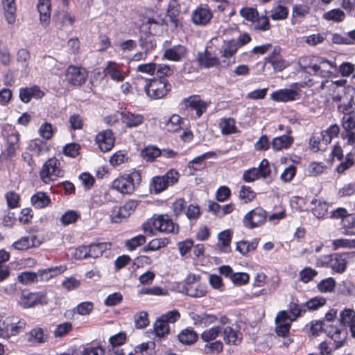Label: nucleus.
I'll return each instance as SVG.
<instances>
[{
	"label": "nucleus",
	"instance_id": "obj_1",
	"mask_svg": "<svg viewBox=\"0 0 355 355\" xmlns=\"http://www.w3.org/2000/svg\"><path fill=\"white\" fill-rule=\"evenodd\" d=\"M306 61V58H302L299 62L301 69L305 72L326 78H329L333 75L331 69L336 66L330 61L322 58L311 60L309 64L305 63Z\"/></svg>",
	"mask_w": 355,
	"mask_h": 355
},
{
	"label": "nucleus",
	"instance_id": "obj_2",
	"mask_svg": "<svg viewBox=\"0 0 355 355\" xmlns=\"http://www.w3.org/2000/svg\"><path fill=\"white\" fill-rule=\"evenodd\" d=\"M352 252L334 253L322 257L318 260V264L331 268L337 273H343L347 268V260Z\"/></svg>",
	"mask_w": 355,
	"mask_h": 355
},
{
	"label": "nucleus",
	"instance_id": "obj_3",
	"mask_svg": "<svg viewBox=\"0 0 355 355\" xmlns=\"http://www.w3.org/2000/svg\"><path fill=\"white\" fill-rule=\"evenodd\" d=\"M63 171L60 168V161L55 157L49 158L43 164L40 172L41 180L45 184H49L59 177H62Z\"/></svg>",
	"mask_w": 355,
	"mask_h": 355
},
{
	"label": "nucleus",
	"instance_id": "obj_4",
	"mask_svg": "<svg viewBox=\"0 0 355 355\" xmlns=\"http://www.w3.org/2000/svg\"><path fill=\"white\" fill-rule=\"evenodd\" d=\"M141 180V175L138 173H132L114 180L112 182V188L123 194H131Z\"/></svg>",
	"mask_w": 355,
	"mask_h": 355
},
{
	"label": "nucleus",
	"instance_id": "obj_5",
	"mask_svg": "<svg viewBox=\"0 0 355 355\" xmlns=\"http://www.w3.org/2000/svg\"><path fill=\"white\" fill-rule=\"evenodd\" d=\"M171 89V85L166 79L153 78L145 86V92L153 99L162 98Z\"/></svg>",
	"mask_w": 355,
	"mask_h": 355
},
{
	"label": "nucleus",
	"instance_id": "obj_6",
	"mask_svg": "<svg viewBox=\"0 0 355 355\" xmlns=\"http://www.w3.org/2000/svg\"><path fill=\"white\" fill-rule=\"evenodd\" d=\"M179 178V172L175 169H171L164 175L154 177L152 180L151 186L153 187L155 193H159L168 187L176 184Z\"/></svg>",
	"mask_w": 355,
	"mask_h": 355
},
{
	"label": "nucleus",
	"instance_id": "obj_7",
	"mask_svg": "<svg viewBox=\"0 0 355 355\" xmlns=\"http://www.w3.org/2000/svg\"><path fill=\"white\" fill-rule=\"evenodd\" d=\"M88 73L85 67L71 64L65 71V80L71 85L80 87L86 83Z\"/></svg>",
	"mask_w": 355,
	"mask_h": 355
},
{
	"label": "nucleus",
	"instance_id": "obj_8",
	"mask_svg": "<svg viewBox=\"0 0 355 355\" xmlns=\"http://www.w3.org/2000/svg\"><path fill=\"white\" fill-rule=\"evenodd\" d=\"M267 212L258 207L248 211L243 218V225L248 229H254L262 226L266 221Z\"/></svg>",
	"mask_w": 355,
	"mask_h": 355
},
{
	"label": "nucleus",
	"instance_id": "obj_9",
	"mask_svg": "<svg viewBox=\"0 0 355 355\" xmlns=\"http://www.w3.org/2000/svg\"><path fill=\"white\" fill-rule=\"evenodd\" d=\"M137 206V202L136 201L130 200L123 206L114 207L110 214L112 222L115 223H121L130 216Z\"/></svg>",
	"mask_w": 355,
	"mask_h": 355
},
{
	"label": "nucleus",
	"instance_id": "obj_10",
	"mask_svg": "<svg viewBox=\"0 0 355 355\" xmlns=\"http://www.w3.org/2000/svg\"><path fill=\"white\" fill-rule=\"evenodd\" d=\"M341 126L343 128L342 137L347 140L349 145H354L355 144V112L343 116Z\"/></svg>",
	"mask_w": 355,
	"mask_h": 355
},
{
	"label": "nucleus",
	"instance_id": "obj_11",
	"mask_svg": "<svg viewBox=\"0 0 355 355\" xmlns=\"http://www.w3.org/2000/svg\"><path fill=\"white\" fill-rule=\"evenodd\" d=\"M19 134L12 130L7 137V147L0 155V161L8 160L15 156L19 148Z\"/></svg>",
	"mask_w": 355,
	"mask_h": 355
},
{
	"label": "nucleus",
	"instance_id": "obj_12",
	"mask_svg": "<svg viewBox=\"0 0 355 355\" xmlns=\"http://www.w3.org/2000/svg\"><path fill=\"white\" fill-rule=\"evenodd\" d=\"M212 18V11L207 6H198L191 13L192 22L199 26H207Z\"/></svg>",
	"mask_w": 355,
	"mask_h": 355
},
{
	"label": "nucleus",
	"instance_id": "obj_13",
	"mask_svg": "<svg viewBox=\"0 0 355 355\" xmlns=\"http://www.w3.org/2000/svg\"><path fill=\"white\" fill-rule=\"evenodd\" d=\"M153 225L156 230L166 234L178 232V226L175 225L168 215H160L153 218Z\"/></svg>",
	"mask_w": 355,
	"mask_h": 355
},
{
	"label": "nucleus",
	"instance_id": "obj_14",
	"mask_svg": "<svg viewBox=\"0 0 355 355\" xmlns=\"http://www.w3.org/2000/svg\"><path fill=\"white\" fill-rule=\"evenodd\" d=\"M291 322L292 321L289 319V315L286 311H279L275 318L277 325L275 331L277 334L282 337L286 336L289 333Z\"/></svg>",
	"mask_w": 355,
	"mask_h": 355
},
{
	"label": "nucleus",
	"instance_id": "obj_15",
	"mask_svg": "<svg viewBox=\"0 0 355 355\" xmlns=\"http://www.w3.org/2000/svg\"><path fill=\"white\" fill-rule=\"evenodd\" d=\"M20 303L24 308H31L37 304H46V295L42 292L22 294Z\"/></svg>",
	"mask_w": 355,
	"mask_h": 355
},
{
	"label": "nucleus",
	"instance_id": "obj_16",
	"mask_svg": "<svg viewBox=\"0 0 355 355\" xmlns=\"http://www.w3.org/2000/svg\"><path fill=\"white\" fill-rule=\"evenodd\" d=\"M96 141L100 150L103 153H106L113 148L115 139L112 130H106L96 135Z\"/></svg>",
	"mask_w": 355,
	"mask_h": 355
},
{
	"label": "nucleus",
	"instance_id": "obj_17",
	"mask_svg": "<svg viewBox=\"0 0 355 355\" xmlns=\"http://www.w3.org/2000/svg\"><path fill=\"white\" fill-rule=\"evenodd\" d=\"M185 107L196 111L197 118H200L207 110L209 103L202 101L198 95L191 96L183 101Z\"/></svg>",
	"mask_w": 355,
	"mask_h": 355
},
{
	"label": "nucleus",
	"instance_id": "obj_18",
	"mask_svg": "<svg viewBox=\"0 0 355 355\" xmlns=\"http://www.w3.org/2000/svg\"><path fill=\"white\" fill-rule=\"evenodd\" d=\"M327 336L334 341V349L340 348L347 338V331L344 329H339L336 327H329V329H324Z\"/></svg>",
	"mask_w": 355,
	"mask_h": 355
},
{
	"label": "nucleus",
	"instance_id": "obj_19",
	"mask_svg": "<svg viewBox=\"0 0 355 355\" xmlns=\"http://www.w3.org/2000/svg\"><path fill=\"white\" fill-rule=\"evenodd\" d=\"M122 123L128 128H137L144 122V116L142 114L123 111L120 113Z\"/></svg>",
	"mask_w": 355,
	"mask_h": 355
},
{
	"label": "nucleus",
	"instance_id": "obj_20",
	"mask_svg": "<svg viewBox=\"0 0 355 355\" xmlns=\"http://www.w3.org/2000/svg\"><path fill=\"white\" fill-rule=\"evenodd\" d=\"M281 48L275 46L271 53L266 58L267 62L270 63L275 71H282L288 66V63L284 60L280 54Z\"/></svg>",
	"mask_w": 355,
	"mask_h": 355
},
{
	"label": "nucleus",
	"instance_id": "obj_21",
	"mask_svg": "<svg viewBox=\"0 0 355 355\" xmlns=\"http://www.w3.org/2000/svg\"><path fill=\"white\" fill-rule=\"evenodd\" d=\"M44 95V92L36 85L21 88L19 90L20 100L26 103H28L31 98H41Z\"/></svg>",
	"mask_w": 355,
	"mask_h": 355
},
{
	"label": "nucleus",
	"instance_id": "obj_22",
	"mask_svg": "<svg viewBox=\"0 0 355 355\" xmlns=\"http://www.w3.org/2000/svg\"><path fill=\"white\" fill-rule=\"evenodd\" d=\"M25 339L31 346L44 343L47 340V336L44 335V331L41 328H35L26 334Z\"/></svg>",
	"mask_w": 355,
	"mask_h": 355
},
{
	"label": "nucleus",
	"instance_id": "obj_23",
	"mask_svg": "<svg viewBox=\"0 0 355 355\" xmlns=\"http://www.w3.org/2000/svg\"><path fill=\"white\" fill-rule=\"evenodd\" d=\"M297 93L292 89H282L272 92L270 98L277 102H288L295 101Z\"/></svg>",
	"mask_w": 355,
	"mask_h": 355
},
{
	"label": "nucleus",
	"instance_id": "obj_24",
	"mask_svg": "<svg viewBox=\"0 0 355 355\" xmlns=\"http://www.w3.org/2000/svg\"><path fill=\"white\" fill-rule=\"evenodd\" d=\"M67 268L65 266L52 267L46 269L39 270L37 272L38 282H46L50 279L64 272Z\"/></svg>",
	"mask_w": 355,
	"mask_h": 355
},
{
	"label": "nucleus",
	"instance_id": "obj_25",
	"mask_svg": "<svg viewBox=\"0 0 355 355\" xmlns=\"http://www.w3.org/2000/svg\"><path fill=\"white\" fill-rule=\"evenodd\" d=\"M187 53V48L182 45H176L164 51V58L172 61H180Z\"/></svg>",
	"mask_w": 355,
	"mask_h": 355
},
{
	"label": "nucleus",
	"instance_id": "obj_26",
	"mask_svg": "<svg viewBox=\"0 0 355 355\" xmlns=\"http://www.w3.org/2000/svg\"><path fill=\"white\" fill-rule=\"evenodd\" d=\"M223 339L227 345H238L241 343V333L234 330L230 326H227L223 329Z\"/></svg>",
	"mask_w": 355,
	"mask_h": 355
},
{
	"label": "nucleus",
	"instance_id": "obj_27",
	"mask_svg": "<svg viewBox=\"0 0 355 355\" xmlns=\"http://www.w3.org/2000/svg\"><path fill=\"white\" fill-rule=\"evenodd\" d=\"M239 48V44L235 40H230L225 43V46L221 51V56L225 58L223 63L226 67L231 65V62L230 60H227V59L232 57L236 53Z\"/></svg>",
	"mask_w": 355,
	"mask_h": 355
},
{
	"label": "nucleus",
	"instance_id": "obj_28",
	"mask_svg": "<svg viewBox=\"0 0 355 355\" xmlns=\"http://www.w3.org/2000/svg\"><path fill=\"white\" fill-rule=\"evenodd\" d=\"M293 141L294 139L291 136L284 135L275 137L271 142V146L275 151H279L288 148L293 143Z\"/></svg>",
	"mask_w": 355,
	"mask_h": 355
},
{
	"label": "nucleus",
	"instance_id": "obj_29",
	"mask_svg": "<svg viewBox=\"0 0 355 355\" xmlns=\"http://www.w3.org/2000/svg\"><path fill=\"white\" fill-rule=\"evenodd\" d=\"M28 150L33 156L39 157L49 150L46 143L40 139L31 140L28 145Z\"/></svg>",
	"mask_w": 355,
	"mask_h": 355
},
{
	"label": "nucleus",
	"instance_id": "obj_30",
	"mask_svg": "<svg viewBox=\"0 0 355 355\" xmlns=\"http://www.w3.org/2000/svg\"><path fill=\"white\" fill-rule=\"evenodd\" d=\"M105 71L113 80L117 82L123 81L126 76V73L122 71L118 64L114 62H107Z\"/></svg>",
	"mask_w": 355,
	"mask_h": 355
},
{
	"label": "nucleus",
	"instance_id": "obj_31",
	"mask_svg": "<svg viewBox=\"0 0 355 355\" xmlns=\"http://www.w3.org/2000/svg\"><path fill=\"white\" fill-rule=\"evenodd\" d=\"M31 203L36 209H42L49 206L51 200L45 192H37L31 197Z\"/></svg>",
	"mask_w": 355,
	"mask_h": 355
},
{
	"label": "nucleus",
	"instance_id": "obj_32",
	"mask_svg": "<svg viewBox=\"0 0 355 355\" xmlns=\"http://www.w3.org/2000/svg\"><path fill=\"white\" fill-rule=\"evenodd\" d=\"M198 60L200 64L206 68L216 67L220 63L218 58L207 50L198 54Z\"/></svg>",
	"mask_w": 355,
	"mask_h": 355
},
{
	"label": "nucleus",
	"instance_id": "obj_33",
	"mask_svg": "<svg viewBox=\"0 0 355 355\" xmlns=\"http://www.w3.org/2000/svg\"><path fill=\"white\" fill-rule=\"evenodd\" d=\"M37 10L40 13L41 23L46 24L51 15L50 0H39L37 3Z\"/></svg>",
	"mask_w": 355,
	"mask_h": 355
},
{
	"label": "nucleus",
	"instance_id": "obj_34",
	"mask_svg": "<svg viewBox=\"0 0 355 355\" xmlns=\"http://www.w3.org/2000/svg\"><path fill=\"white\" fill-rule=\"evenodd\" d=\"M2 5L8 23L13 24L15 21L16 11L15 0H2Z\"/></svg>",
	"mask_w": 355,
	"mask_h": 355
},
{
	"label": "nucleus",
	"instance_id": "obj_35",
	"mask_svg": "<svg viewBox=\"0 0 355 355\" xmlns=\"http://www.w3.org/2000/svg\"><path fill=\"white\" fill-rule=\"evenodd\" d=\"M235 120L232 118H223L220 120L219 128L223 135H228L236 132Z\"/></svg>",
	"mask_w": 355,
	"mask_h": 355
},
{
	"label": "nucleus",
	"instance_id": "obj_36",
	"mask_svg": "<svg viewBox=\"0 0 355 355\" xmlns=\"http://www.w3.org/2000/svg\"><path fill=\"white\" fill-rule=\"evenodd\" d=\"M346 15L345 12L340 8H334L323 14L322 18L327 21H331L335 23H340L345 20Z\"/></svg>",
	"mask_w": 355,
	"mask_h": 355
},
{
	"label": "nucleus",
	"instance_id": "obj_37",
	"mask_svg": "<svg viewBox=\"0 0 355 355\" xmlns=\"http://www.w3.org/2000/svg\"><path fill=\"white\" fill-rule=\"evenodd\" d=\"M153 329L155 337L159 339L164 338L170 332L169 325L160 318L155 322Z\"/></svg>",
	"mask_w": 355,
	"mask_h": 355
},
{
	"label": "nucleus",
	"instance_id": "obj_38",
	"mask_svg": "<svg viewBox=\"0 0 355 355\" xmlns=\"http://www.w3.org/2000/svg\"><path fill=\"white\" fill-rule=\"evenodd\" d=\"M311 204L315 205L312 208V212L318 218H323L327 214L328 205L325 202L314 198L311 200Z\"/></svg>",
	"mask_w": 355,
	"mask_h": 355
},
{
	"label": "nucleus",
	"instance_id": "obj_39",
	"mask_svg": "<svg viewBox=\"0 0 355 355\" xmlns=\"http://www.w3.org/2000/svg\"><path fill=\"white\" fill-rule=\"evenodd\" d=\"M35 239V236L21 237L12 244V247L18 250H25L30 248L35 247V244L34 240Z\"/></svg>",
	"mask_w": 355,
	"mask_h": 355
},
{
	"label": "nucleus",
	"instance_id": "obj_40",
	"mask_svg": "<svg viewBox=\"0 0 355 355\" xmlns=\"http://www.w3.org/2000/svg\"><path fill=\"white\" fill-rule=\"evenodd\" d=\"M180 12V6L178 1L176 0H171L167 9V15L169 17L171 21L174 24L175 26H178V16Z\"/></svg>",
	"mask_w": 355,
	"mask_h": 355
},
{
	"label": "nucleus",
	"instance_id": "obj_41",
	"mask_svg": "<svg viewBox=\"0 0 355 355\" xmlns=\"http://www.w3.org/2000/svg\"><path fill=\"white\" fill-rule=\"evenodd\" d=\"M185 289L187 295L193 297H201L207 293L206 287L201 284H189Z\"/></svg>",
	"mask_w": 355,
	"mask_h": 355
},
{
	"label": "nucleus",
	"instance_id": "obj_42",
	"mask_svg": "<svg viewBox=\"0 0 355 355\" xmlns=\"http://www.w3.org/2000/svg\"><path fill=\"white\" fill-rule=\"evenodd\" d=\"M162 24L159 19H155V17H147L146 20L143 21L142 25L149 35H155L157 33Z\"/></svg>",
	"mask_w": 355,
	"mask_h": 355
},
{
	"label": "nucleus",
	"instance_id": "obj_43",
	"mask_svg": "<svg viewBox=\"0 0 355 355\" xmlns=\"http://www.w3.org/2000/svg\"><path fill=\"white\" fill-rule=\"evenodd\" d=\"M178 339L183 344L191 345L197 340L198 334L193 330L186 329L179 334Z\"/></svg>",
	"mask_w": 355,
	"mask_h": 355
},
{
	"label": "nucleus",
	"instance_id": "obj_44",
	"mask_svg": "<svg viewBox=\"0 0 355 355\" xmlns=\"http://www.w3.org/2000/svg\"><path fill=\"white\" fill-rule=\"evenodd\" d=\"M31 59V54L28 49L22 48L20 49L16 55V60L20 64L23 68L24 71L27 72L29 69V62Z\"/></svg>",
	"mask_w": 355,
	"mask_h": 355
},
{
	"label": "nucleus",
	"instance_id": "obj_45",
	"mask_svg": "<svg viewBox=\"0 0 355 355\" xmlns=\"http://www.w3.org/2000/svg\"><path fill=\"white\" fill-rule=\"evenodd\" d=\"M220 250L223 252H230L231 233L229 230H225L218 234Z\"/></svg>",
	"mask_w": 355,
	"mask_h": 355
},
{
	"label": "nucleus",
	"instance_id": "obj_46",
	"mask_svg": "<svg viewBox=\"0 0 355 355\" xmlns=\"http://www.w3.org/2000/svg\"><path fill=\"white\" fill-rule=\"evenodd\" d=\"M141 157L148 162H153L161 155V150L156 146H147L141 150Z\"/></svg>",
	"mask_w": 355,
	"mask_h": 355
},
{
	"label": "nucleus",
	"instance_id": "obj_47",
	"mask_svg": "<svg viewBox=\"0 0 355 355\" xmlns=\"http://www.w3.org/2000/svg\"><path fill=\"white\" fill-rule=\"evenodd\" d=\"M222 330L220 327L214 326L209 329L204 331L201 335V339L207 343L214 340L221 333Z\"/></svg>",
	"mask_w": 355,
	"mask_h": 355
},
{
	"label": "nucleus",
	"instance_id": "obj_48",
	"mask_svg": "<svg viewBox=\"0 0 355 355\" xmlns=\"http://www.w3.org/2000/svg\"><path fill=\"white\" fill-rule=\"evenodd\" d=\"M106 243H94L88 245V256L92 258H98L101 257L106 250Z\"/></svg>",
	"mask_w": 355,
	"mask_h": 355
},
{
	"label": "nucleus",
	"instance_id": "obj_49",
	"mask_svg": "<svg viewBox=\"0 0 355 355\" xmlns=\"http://www.w3.org/2000/svg\"><path fill=\"white\" fill-rule=\"evenodd\" d=\"M155 346L154 342L143 343L135 347V352L141 355H155L154 352Z\"/></svg>",
	"mask_w": 355,
	"mask_h": 355
},
{
	"label": "nucleus",
	"instance_id": "obj_50",
	"mask_svg": "<svg viewBox=\"0 0 355 355\" xmlns=\"http://www.w3.org/2000/svg\"><path fill=\"white\" fill-rule=\"evenodd\" d=\"M182 119L178 114L172 115L166 123V128L170 132H176L181 129Z\"/></svg>",
	"mask_w": 355,
	"mask_h": 355
},
{
	"label": "nucleus",
	"instance_id": "obj_51",
	"mask_svg": "<svg viewBox=\"0 0 355 355\" xmlns=\"http://www.w3.org/2000/svg\"><path fill=\"white\" fill-rule=\"evenodd\" d=\"M17 280L24 285H28L38 282L37 272L24 271L17 276Z\"/></svg>",
	"mask_w": 355,
	"mask_h": 355
},
{
	"label": "nucleus",
	"instance_id": "obj_52",
	"mask_svg": "<svg viewBox=\"0 0 355 355\" xmlns=\"http://www.w3.org/2000/svg\"><path fill=\"white\" fill-rule=\"evenodd\" d=\"M340 132V128L337 124L331 125L325 132H321L322 141L325 144H329L334 137L338 136Z\"/></svg>",
	"mask_w": 355,
	"mask_h": 355
},
{
	"label": "nucleus",
	"instance_id": "obj_53",
	"mask_svg": "<svg viewBox=\"0 0 355 355\" xmlns=\"http://www.w3.org/2000/svg\"><path fill=\"white\" fill-rule=\"evenodd\" d=\"M288 10L286 7L279 5L271 10L270 17L273 20H283L287 18Z\"/></svg>",
	"mask_w": 355,
	"mask_h": 355
},
{
	"label": "nucleus",
	"instance_id": "obj_54",
	"mask_svg": "<svg viewBox=\"0 0 355 355\" xmlns=\"http://www.w3.org/2000/svg\"><path fill=\"white\" fill-rule=\"evenodd\" d=\"M254 28L256 31H267L270 29V24L268 17L266 16H261L257 17L253 21Z\"/></svg>",
	"mask_w": 355,
	"mask_h": 355
},
{
	"label": "nucleus",
	"instance_id": "obj_55",
	"mask_svg": "<svg viewBox=\"0 0 355 355\" xmlns=\"http://www.w3.org/2000/svg\"><path fill=\"white\" fill-rule=\"evenodd\" d=\"M72 324L65 322L56 326L53 335L55 338H62L67 335L72 330Z\"/></svg>",
	"mask_w": 355,
	"mask_h": 355
},
{
	"label": "nucleus",
	"instance_id": "obj_56",
	"mask_svg": "<svg viewBox=\"0 0 355 355\" xmlns=\"http://www.w3.org/2000/svg\"><path fill=\"white\" fill-rule=\"evenodd\" d=\"M332 247L334 250L339 248H355V239H338L332 241Z\"/></svg>",
	"mask_w": 355,
	"mask_h": 355
},
{
	"label": "nucleus",
	"instance_id": "obj_57",
	"mask_svg": "<svg viewBox=\"0 0 355 355\" xmlns=\"http://www.w3.org/2000/svg\"><path fill=\"white\" fill-rule=\"evenodd\" d=\"M80 217V213L74 210L66 211L61 217L60 221L62 225H68L74 223Z\"/></svg>",
	"mask_w": 355,
	"mask_h": 355
},
{
	"label": "nucleus",
	"instance_id": "obj_58",
	"mask_svg": "<svg viewBox=\"0 0 355 355\" xmlns=\"http://www.w3.org/2000/svg\"><path fill=\"white\" fill-rule=\"evenodd\" d=\"M139 42L141 48L148 54L156 47L155 41L148 36H140Z\"/></svg>",
	"mask_w": 355,
	"mask_h": 355
},
{
	"label": "nucleus",
	"instance_id": "obj_59",
	"mask_svg": "<svg viewBox=\"0 0 355 355\" xmlns=\"http://www.w3.org/2000/svg\"><path fill=\"white\" fill-rule=\"evenodd\" d=\"M336 286L334 279L329 277L322 280L317 286L318 289L322 293H329L334 291Z\"/></svg>",
	"mask_w": 355,
	"mask_h": 355
},
{
	"label": "nucleus",
	"instance_id": "obj_60",
	"mask_svg": "<svg viewBox=\"0 0 355 355\" xmlns=\"http://www.w3.org/2000/svg\"><path fill=\"white\" fill-rule=\"evenodd\" d=\"M256 197L255 193L251 189L250 187L242 186L239 191V198L244 201L245 203H248L253 200Z\"/></svg>",
	"mask_w": 355,
	"mask_h": 355
},
{
	"label": "nucleus",
	"instance_id": "obj_61",
	"mask_svg": "<svg viewBox=\"0 0 355 355\" xmlns=\"http://www.w3.org/2000/svg\"><path fill=\"white\" fill-rule=\"evenodd\" d=\"M317 275L318 272L315 270L310 267H306L299 273L300 280L304 283H308L311 281Z\"/></svg>",
	"mask_w": 355,
	"mask_h": 355
},
{
	"label": "nucleus",
	"instance_id": "obj_62",
	"mask_svg": "<svg viewBox=\"0 0 355 355\" xmlns=\"http://www.w3.org/2000/svg\"><path fill=\"white\" fill-rule=\"evenodd\" d=\"M223 349V344L221 341L209 342L205 346V350L207 354L220 353Z\"/></svg>",
	"mask_w": 355,
	"mask_h": 355
},
{
	"label": "nucleus",
	"instance_id": "obj_63",
	"mask_svg": "<svg viewBox=\"0 0 355 355\" xmlns=\"http://www.w3.org/2000/svg\"><path fill=\"white\" fill-rule=\"evenodd\" d=\"M145 243L146 237L144 235L139 234L132 238L131 239L126 241L125 246L128 249L133 250L136 249L137 247L142 245Z\"/></svg>",
	"mask_w": 355,
	"mask_h": 355
},
{
	"label": "nucleus",
	"instance_id": "obj_64",
	"mask_svg": "<svg viewBox=\"0 0 355 355\" xmlns=\"http://www.w3.org/2000/svg\"><path fill=\"white\" fill-rule=\"evenodd\" d=\"M354 103L350 99L347 103L343 102L337 107L338 111L343 114V116H347L355 112Z\"/></svg>",
	"mask_w": 355,
	"mask_h": 355
}]
</instances>
